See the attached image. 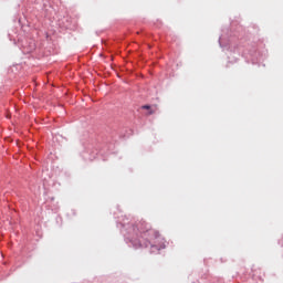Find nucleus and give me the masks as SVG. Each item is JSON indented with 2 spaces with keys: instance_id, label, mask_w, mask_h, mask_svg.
<instances>
[{
  "instance_id": "2",
  "label": "nucleus",
  "mask_w": 283,
  "mask_h": 283,
  "mask_svg": "<svg viewBox=\"0 0 283 283\" xmlns=\"http://www.w3.org/2000/svg\"><path fill=\"white\" fill-rule=\"evenodd\" d=\"M156 109H157L156 107H154V108L150 107V108L148 109V115L151 116V114H156Z\"/></svg>"
},
{
  "instance_id": "1",
  "label": "nucleus",
  "mask_w": 283,
  "mask_h": 283,
  "mask_svg": "<svg viewBox=\"0 0 283 283\" xmlns=\"http://www.w3.org/2000/svg\"><path fill=\"white\" fill-rule=\"evenodd\" d=\"M139 231L140 233H147L148 231H151V226H149V223H140L139 226Z\"/></svg>"
},
{
  "instance_id": "3",
  "label": "nucleus",
  "mask_w": 283,
  "mask_h": 283,
  "mask_svg": "<svg viewBox=\"0 0 283 283\" xmlns=\"http://www.w3.org/2000/svg\"><path fill=\"white\" fill-rule=\"evenodd\" d=\"M142 109H151V106H149V105H144V106H142Z\"/></svg>"
}]
</instances>
